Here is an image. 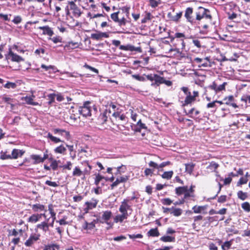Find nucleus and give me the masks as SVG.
<instances>
[{
  "label": "nucleus",
  "mask_w": 250,
  "mask_h": 250,
  "mask_svg": "<svg viewBox=\"0 0 250 250\" xmlns=\"http://www.w3.org/2000/svg\"><path fill=\"white\" fill-rule=\"evenodd\" d=\"M83 165L85 167L83 170H82L79 167H75L72 172L73 176H82V179L84 180L86 178V176L90 175L92 169L91 166L87 162H84Z\"/></svg>",
  "instance_id": "f257e3e1"
},
{
  "label": "nucleus",
  "mask_w": 250,
  "mask_h": 250,
  "mask_svg": "<svg viewBox=\"0 0 250 250\" xmlns=\"http://www.w3.org/2000/svg\"><path fill=\"white\" fill-rule=\"evenodd\" d=\"M209 11L202 7H199L198 11L196 13V19L198 21H200L203 18L209 19L210 21L211 20V16L208 14Z\"/></svg>",
  "instance_id": "f03ea898"
},
{
  "label": "nucleus",
  "mask_w": 250,
  "mask_h": 250,
  "mask_svg": "<svg viewBox=\"0 0 250 250\" xmlns=\"http://www.w3.org/2000/svg\"><path fill=\"white\" fill-rule=\"evenodd\" d=\"M112 212L109 210H106L103 212L102 216L97 218V221L101 223H106L107 225L112 226V224L109 222L112 216Z\"/></svg>",
  "instance_id": "7ed1b4c3"
},
{
  "label": "nucleus",
  "mask_w": 250,
  "mask_h": 250,
  "mask_svg": "<svg viewBox=\"0 0 250 250\" xmlns=\"http://www.w3.org/2000/svg\"><path fill=\"white\" fill-rule=\"evenodd\" d=\"M89 102H85L83 105L79 108L78 111L80 114L83 117H88L91 116V106Z\"/></svg>",
  "instance_id": "20e7f679"
},
{
  "label": "nucleus",
  "mask_w": 250,
  "mask_h": 250,
  "mask_svg": "<svg viewBox=\"0 0 250 250\" xmlns=\"http://www.w3.org/2000/svg\"><path fill=\"white\" fill-rule=\"evenodd\" d=\"M5 58L7 60H11L13 62H18L24 61V59L22 57L14 53L11 49L9 50L8 54L5 55Z\"/></svg>",
  "instance_id": "39448f33"
},
{
  "label": "nucleus",
  "mask_w": 250,
  "mask_h": 250,
  "mask_svg": "<svg viewBox=\"0 0 250 250\" xmlns=\"http://www.w3.org/2000/svg\"><path fill=\"white\" fill-rule=\"evenodd\" d=\"M128 200L127 199H124L123 201L121 202V205L119 208V211L122 214L126 215L128 216L127 213V210H132L130 205L128 204Z\"/></svg>",
  "instance_id": "423d86ee"
},
{
  "label": "nucleus",
  "mask_w": 250,
  "mask_h": 250,
  "mask_svg": "<svg viewBox=\"0 0 250 250\" xmlns=\"http://www.w3.org/2000/svg\"><path fill=\"white\" fill-rule=\"evenodd\" d=\"M41 235L40 234H34L30 236L25 241L24 244L26 247L32 246L36 241L39 240Z\"/></svg>",
  "instance_id": "0eeeda50"
},
{
  "label": "nucleus",
  "mask_w": 250,
  "mask_h": 250,
  "mask_svg": "<svg viewBox=\"0 0 250 250\" xmlns=\"http://www.w3.org/2000/svg\"><path fill=\"white\" fill-rule=\"evenodd\" d=\"M68 4L69 5L70 10H72V13L74 16L76 17H80L82 15V12L77 5L72 1H69Z\"/></svg>",
  "instance_id": "6e6552de"
},
{
  "label": "nucleus",
  "mask_w": 250,
  "mask_h": 250,
  "mask_svg": "<svg viewBox=\"0 0 250 250\" xmlns=\"http://www.w3.org/2000/svg\"><path fill=\"white\" fill-rule=\"evenodd\" d=\"M48 220L49 219L46 220V221L41 222L40 224H38L36 228L35 229V231L37 232L38 229L42 230L44 233H46L47 232L49 231V225H48Z\"/></svg>",
  "instance_id": "1a4fd4ad"
},
{
  "label": "nucleus",
  "mask_w": 250,
  "mask_h": 250,
  "mask_svg": "<svg viewBox=\"0 0 250 250\" xmlns=\"http://www.w3.org/2000/svg\"><path fill=\"white\" fill-rule=\"evenodd\" d=\"M128 180V176L125 175L117 177L116 180L111 185V189H113L120 183L126 182Z\"/></svg>",
  "instance_id": "9d476101"
},
{
  "label": "nucleus",
  "mask_w": 250,
  "mask_h": 250,
  "mask_svg": "<svg viewBox=\"0 0 250 250\" xmlns=\"http://www.w3.org/2000/svg\"><path fill=\"white\" fill-rule=\"evenodd\" d=\"M207 205L205 206H194L192 207V209L195 213H207Z\"/></svg>",
  "instance_id": "9b49d317"
},
{
  "label": "nucleus",
  "mask_w": 250,
  "mask_h": 250,
  "mask_svg": "<svg viewBox=\"0 0 250 250\" xmlns=\"http://www.w3.org/2000/svg\"><path fill=\"white\" fill-rule=\"evenodd\" d=\"M91 38L95 40H99L103 38H108L109 35L105 32H97L91 34Z\"/></svg>",
  "instance_id": "f8f14e48"
},
{
  "label": "nucleus",
  "mask_w": 250,
  "mask_h": 250,
  "mask_svg": "<svg viewBox=\"0 0 250 250\" xmlns=\"http://www.w3.org/2000/svg\"><path fill=\"white\" fill-rule=\"evenodd\" d=\"M98 201L96 199H92L91 201L89 202H85V204L86 206L84 210L86 212H87L88 210L92 209L96 207Z\"/></svg>",
  "instance_id": "ddd939ff"
},
{
  "label": "nucleus",
  "mask_w": 250,
  "mask_h": 250,
  "mask_svg": "<svg viewBox=\"0 0 250 250\" xmlns=\"http://www.w3.org/2000/svg\"><path fill=\"white\" fill-rule=\"evenodd\" d=\"M120 49L122 50H129V51H135L139 52H141L142 50L140 47H135L134 46L127 45H120L119 47Z\"/></svg>",
  "instance_id": "4468645a"
},
{
  "label": "nucleus",
  "mask_w": 250,
  "mask_h": 250,
  "mask_svg": "<svg viewBox=\"0 0 250 250\" xmlns=\"http://www.w3.org/2000/svg\"><path fill=\"white\" fill-rule=\"evenodd\" d=\"M35 96L32 95L31 96H25L21 98V100L24 101L25 103L30 105H37L39 104L37 102H34Z\"/></svg>",
  "instance_id": "2eb2a0df"
},
{
  "label": "nucleus",
  "mask_w": 250,
  "mask_h": 250,
  "mask_svg": "<svg viewBox=\"0 0 250 250\" xmlns=\"http://www.w3.org/2000/svg\"><path fill=\"white\" fill-rule=\"evenodd\" d=\"M39 28L43 30V34L44 35H47L51 37L54 34L53 30L48 26H40Z\"/></svg>",
  "instance_id": "dca6fc26"
},
{
  "label": "nucleus",
  "mask_w": 250,
  "mask_h": 250,
  "mask_svg": "<svg viewBox=\"0 0 250 250\" xmlns=\"http://www.w3.org/2000/svg\"><path fill=\"white\" fill-rule=\"evenodd\" d=\"M193 13V8L191 7H188L186 9L185 17L187 19V20L190 22H192L193 21V19L192 18L191 15Z\"/></svg>",
  "instance_id": "f3484780"
},
{
  "label": "nucleus",
  "mask_w": 250,
  "mask_h": 250,
  "mask_svg": "<svg viewBox=\"0 0 250 250\" xmlns=\"http://www.w3.org/2000/svg\"><path fill=\"white\" fill-rule=\"evenodd\" d=\"M95 221L89 223H87L86 221H85L84 224L83 226V228L84 229L87 230V231L92 230L95 228Z\"/></svg>",
  "instance_id": "a211bd4d"
},
{
  "label": "nucleus",
  "mask_w": 250,
  "mask_h": 250,
  "mask_svg": "<svg viewBox=\"0 0 250 250\" xmlns=\"http://www.w3.org/2000/svg\"><path fill=\"white\" fill-rule=\"evenodd\" d=\"M106 109H107V111L108 110V114H110L112 112H114L119 110V109L117 107L116 104L113 103H109L106 106Z\"/></svg>",
  "instance_id": "6ab92c4d"
},
{
  "label": "nucleus",
  "mask_w": 250,
  "mask_h": 250,
  "mask_svg": "<svg viewBox=\"0 0 250 250\" xmlns=\"http://www.w3.org/2000/svg\"><path fill=\"white\" fill-rule=\"evenodd\" d=\"M66 148L63 145H61L54 149L55 153L64 155L66 153Z\"/></svg>",
  "instance_id": "aec40b11"
},
{
  "label": "nucleus",
  "mask_w": 250,
  "mask_h": 250,
  "mask_svg": "<svg viewBox=\"0 0 250 250\" xmlns=\"http://www.w3.org/2000/svg\"><path fill=\"white\" fill-rule=\"evenodd\" d=\"M42 217V215L39 214H33L32 215L28 220V221L29 222L32 223H35L39 221L40 219V218Z\"/></svg>",
  "instance_id": "412c9836"
},
{
  "label": "nucleus",
  "mask_w": 250,
  "mask_h": 250,
  "mask_svg": "<svg viewBox=\"0 0 250 250\" xmlns=\"http://www.w3.org/2000/svg\"><path fill=\"white\" fill-rule=\"evenodd\" d=\"M127 217L128 216L122 213V214H119L115 216L114 221L116 223L118 222L122 223L125 219H127Z\"/></svg>",
  "instance_id": "4be33fe9"
},
{
  "label": "nucleus",
  "mask_w": 250,
  "mask_h": 250,
  "mask_svg": "<svg viewBox=\"0 0 250 250\" xmlns=\"http://www.w3.org/2000/svg\"><path fill=\"white\" fill-rule=\"evenodd\" d=\"M188 191V188L187 186L179 187L175 188V192L178 195H182Z\"/></svg>",
  "instance_id": "5701e85b"
},
{
  "label": "nucleus",
  "mask_w": 250,
  "mask_h": 250,
  "mask_svg": "<svg viewBox=\"0 0 250 250\" xmlns=\"http://www.w3.org/2000/svg\"><path fill=\"white\" fill-rule=\"evenodd\" d=\"M32 208L33 210L35 212L41 211L44 210L45 207L43 205L36 204L32 205Z\"/></svg>",
  "instance_id": "b1692460"
},
{
  "label": "nucleus",
  "mask_w": 250,
  "mask_h": 250,
  "mask_svg": "<svg viewBox=\"0 0 250 250\" xmlns=\"http://www.w3.org/2000/svg\"><path fill=\"white\" fill-rule=\"evenodd\" d=\"M31 159L34 161L33 164H37L40 163H42V157L39 155L32 154L30 156Z\"/></svg>",
  "instance_id": "393cba45"
},
{
  "label": "nucleus",
  "mask_w": 250,
  "mask_h": 250,
  "mask_svg": "<svg viewBox=\"0 0 250 250\" xmlns=\"http://www.w3.org/2000/svg\"><path fill=\"white\" fill-rule=\"evenodd\" d=\"M194 167H195V164L192 163H190L189 164H185L186 172L189 173V174H191L193 170Z\"/></svg>",
  "instance_id": "a878e982"
},
{
  "label": "nucleus",
  "mask_w": 250,
  "mask_h": 250,
  "mask_svg": "<svg viewBox=\"0 0 250 250\" xmlns=\"http://www.w3.org/2000/svg\"><path fill=\"white\" fill-rule=\"evenodd\" d=\"M183 212V210L182 209L179 208H175L172 207V211L170 212V214L173 215L178 217L180 216Z\"/></svg>",
  "instance_id": "bb28decb"
},
{
  "label": "nucleus",
  "mask_w": 250,
  "mask_h": 250,
  "mask_svg": "<svg viewBox=\"0 0 250 250\" xmlns=\"http://www.w3.org/2000/svg\"><path fill=\"white\" fill-rule=\"evenodd\" d=\"M164 78L162 77L157 74L155 75V83H152L151 85H154L156 84L157 85H159L160 84H162L164 83Z\"/></svg>",
  "instance_id": "cd10ccee"
},
{
  "label": "nucleus",
  "mask_w": 250,
  "mask_h": 250,
  "mask_svg": "<svg viewBox=\"0 0 250 250\" xmlns=\"http://www.w3.org/2000/svg\"><path fill=\"white\" fill-rule=\"evenodd\" d=\"M66 147L68 148L70 152L69 154L70 157L74 159L76 157V151H75L73 145H66Z\"/></svg>",
  "instance_id": "c85d7f7f"
},
{
  "label": "nucleus",
  "mask_w": 250,
  "mask_h": 250,
  "mask_svg": "<svg viewBox=\"0 0 250 250\" xmlns=\"http://www.w3.org/2000/svg\"><path fill=\"white\" fill-rule=\"evenodd\" d=\"M60 247L57 244H51L46 245L43 250H59Z\"/></svg>",
  "instance_id": "c756f323"
},
{
  "label": "nucleus",
  "mask_w": 250,
  "mask_h": 250,
  "mask_svg": "<svg viewBox=\"0 0 250 250\" xmlns=\"http://www.w3.org/2000/svg\"><path fill=\"white\" fill-rule=\"evenodd\" d=\"M2 100L3 102L5 103H6L8 104H10L11 105V107H12L14 106V104H13V103L14 102V100L10 97H9L6 95H3L1 97Z\"/></svg>",
  "instance_id": "7c9ffc66"
},
{
  "label": "nucleus",
  "mask_w": 250,
  "mask_h": 250,
  "mask_svg": "<svg viewBox=\"0 0 250 250\" xmlns=\"http://www.w3.org/2000/svg\"><path fill=\"white\" fill-rule=\"evenodd\" d=\"M173 174V172L172 170L168 171H166V172H164V173L162 175V177L163 179L169 180L172 177Z\"/></svg>",
  "instance_id": "2f4dec72"
},
{
  "label": "nucleus",
  "mask_w": 250,
  "mask_h": 250,
  "mask_svg": "<svg viewBox=\"0 0 250 250\" xmlns=\"http://www.w3.org/2000/svg\"><path fill=\"white\" fill-rule=\"evenodd\" d=\"M126 170V166L125 165H122L120 167H117V172L115 173L116 175L121 174L125 173Z\"/></svg>",
  "instance_id": "473e14b6"
},
{
  "label": "nucleus",
  "mask_w": 250,
  "mask_h": 250,
  "mask_svg": "<svg viewBox=\"0 0 250 250\" xmlns=\"http://www.w3.org/2000/svg\"><path fill=\"white\" fill-rule=\"evenodd\" d=\"M47 138H49L51 141L55 143H58L62 142L59 138L53 136L50 133H48L47 135Z\"/></svg>",
  "instance_id": "72a5a7b5"
},
{
  "label": "nucleus",
  "mask_w": 250,
  "mask_h": 250,
  "mask_svg": "<svg viewBox=\"0 0 250 250\" xmlns=\"http://www.w3.org/2000/svg\"><path fill=\"white\" fill-rule=\"evenodd\" d=\"M188 94L189 95L186 97L185 100L184 104H191L192 102L195 100V99L194 98V97H192L190 95V92H188Z\"/></svg>",
  "instance_id": "f704fd0d"
},
{
  "label": "nucleus",
  "mask_w": 250,
  "mask_h": 250,
  "mask_svg": "<svg viewBox=\"0 0 250 250\" xmlns=\"http://www.w3.org/2000/svg\"><path fill=\"white\" fill-rule=\"evenodd\" d=\"M105 178L104 176L100 175V174H98L96 175L94 183L96 185L98 186L100 183Z\"/></svg>",
  "instance_id": "c9c22d12"
},
{
  "label": "nucleus",
  "mask_w": 250,
  "mask_h": 250,
  "mask_svg": "<svg viewBox=\"0 0 250 250\" xmlns=\"http://www.w3.org/2000/svg\"><path fill=\"white\" fill-rule=\"evenodd\" d=\"M160 240L163 242H174L175 241V237L170 236H164L161 237Z\"/></svg>",
  "instance_id": "e433bc0d"
},
{
  "label": "nucleus",
  "mask_w": 250,
  "mask_h": 250,
  "mask_svg": "<svg viewBox=\"0 0 250 250\" xmlns=\"http://www.w3.org/2000/svg\"><path fill=\"white\" fill-rule=\"evenodd\" d=\"M237 196L238 198L242 200H245L248 197L247 193L246 192H244L241 190H240L237 192Z\"/></svg>",
  "instance_id": "4c0bfd02"
},
{
  "label": "nucleus",
  "mask_w": 250,
  "mask_h": 250,
  "mask_svg": "<svg viewBox=\"0 0 250 250\" xmlns=\"http://www.w3.org/2000/svg\"><path fill=\"white\" fill-rule=\"evenodd\" d=\"M148 234L151 236H158L159 235V231L157 228L151 229L148 232Z\"/></svg>",
  "instance_id": "58836bf2"
},
{
  "label": "nucleus",
  "mask_w": 250,
  "mask_h": 250,
  "mask_svg": "<svg viewBox=\"0 0 250 250\" xmlns=\"http://www.w3.org/2000/svg\"><path fill=\"white\" fill-rule=\"evenodd\" d=\"M17 84L15 83H12L8 82L6 84L4 85V87L6 88H12L14 89L16 87Z\"/></svg>",
  "instance_id": "ea45409f"
},
{
  "label": "nucleus",
  "mask_w": 250,
  "mask_h": 250,
  "mask_svg": "<svg viewBox=\"0 0 250 250\" xmlns=\"http://www.w3.org/2000/svg\"><path fill=\"white\" fill-rule=\"evenodd\" d=\"M56 95L54 93L49 94L47 95L48 100H49L48 104H51L55 101V98Z\"/></svg>",
  "instance_id": "a19ab883"
},
{
  "label": "nucleus",
  "mask_w": 250,
  "mask_h": 250,
  "mask_svg": "<svg viewBox=\"0 0 250 250\" xmlns=\"http://www.w3.org/2000/svg\"><path fill=\"white\" fill-rule=\"evenodd\" d=\"M182 12H180L176 14V15L171 17V20L174 21H178L182 16Z\"/></svg>",
  "instance_id": "79ce46f5"
},
{
  "label": "nucleus",
  "mask_w": 250,
  "mask_h": 250,
  "mask_svg": "<svg viewBox=\"0 0 250 250\" xmlns=\"http://www.w3.org/2000/svg\"><path fill=\"white\" fill-rule=\"evenodd\" d=\"M199 110H195L194 108L191 109L189 111V114H191L192 115L191 116L192 118H196L197 116L199 114Z\"/></svg>",
  "instance_id": "37998d69"
},
{
  "label": "nucleus",
  "mask_w": 250,
  "mask_h": 250,
  "mask_svg": "<svg viewBox=\"0 0 250 250\" xmlns=\"http://www.w3.org/2000/svg\"><path fill=\"white\" fill-rule=\"evenodd\" d=\"M242 208L247 212L250 211V204L249 203L246 202L242 204Z\"/></svg>",
  "instance_id": "c03bdc74"
},
{
  "label": "nucleus",
  "mask_w": 250,
  "mask_h": 250,
  "mask_svg": "<svg viewBox=\"0 0 250 250\" xmlns=\"http://www.w3.org/2000/svg\"><path fill=\"white\" fill-rule=\"evenodd\" d=\"M119 12H115L111 15V19L115 22H117L119 21L118 14Z\"/></svg>",
  "instance_id": "a18cd8bd"
},
{
  "label": "nucleus",
  "mask_w": 250,
  "mask_h": 250,
  "mask_svg": "<svg viewBox=\"0 0 250 250\" xmlns=\"http://www.w3.org/2000/svg\"><path fill=\"white\" fill-rule=\"evenodd\" d=\"M107 112V109H105V111L100 115V119H101L102 121L104 123L106 121L107 119V116H106V114Z\"/></svg>",
  "instance_id": "49530a36"
},
{
  "label": "nucleus",
  "mask_w": 250,
  "mask_h": 250,
  "mask_svg": "<svg viewBox=\"0 0 250 250\" xmlns=\"http://www.w3.org/2000/svg\"><path fill=\"white\" fill-rule=\"evenodd\" d=\"M65 73L67 74L68 77H71L74 78H78L79 77H81L82 76L81 74H79L76 72H74L73 73L66 72Z\"/></svg>",
  "instance_id": "de8ad7c7"
},
{
  "label": "nucleus",
  "mask_w": 250,
  "mask_h": 250,
  "mask_svg": "<svg viewBox=\"0 0 250 250\" xmlns=\"http://www.w3.org/2000/svg\"><path fill=\"white\" fill-rule=\"evenodd\" d=\"M248 181L247 178L241 177L237 183V186H240L241 185L246 184Z\"/></svg>",
  "instance_id": "09e8293b"
},
{
  "label": "nucleus",
  "mask_w": 250,
  "mask_h": 250,
  "mask_svg": "<svg viewBox=\"0 0 250 250\" xmlns=\"http://www.w3.org/2000/svg\"><path fill=\"white\" fill-rule=\"evenodd\" d=\"M41 68L44 69L45 71H48L50 69L53 70L54 69L55 66L53 65H45L44 64H42L41 65Z\"/></svg>",
  "instance_id": "8fccbe9b"
},
{
  "label": "nucleus",
  "mask_w": 250,
  "mask_h": 250,
  "mask_svg": "<svg viewBox=\"0 0 250 250\" xmlns=\"http://www.w3.org/2000/svg\"><path fill=\"white\" fill-rule=\"evenodd\" d=\"M20 151L18 149H14L13 150L11 154V157L13 159H16L18 158V155Z\"/></svg>",
  "instance_id": "3c124183"
},
{
  "label": "nucleus",
  "mask_w": 250,
  "mask_h": 250,
  "mask_svg": "<svg viewBox=\"0 0 250 250\" xmlns=\"http://www.w3.org/2000/svg\"><path fill=\"white\" fill-rule=\"evenodd\" d=\"M137 125L139 127V128L138 129H137L136 131H140L141 129H144L146 128V125L141 122V119H140L137 122Z\"/></svg>",
  "instance_id": "603ef678"
},
{
  "label": "nucleus",
  "mask_w": 250,
  "mask_h": 250,
  "mask_svg": "<svg viewBox=\"0 0 250 250\" xmlns=\"http://www.w3.org/2000/svg\"><path fill=\"white\" fill-rule=\"evenodd\" d=\"M132 77L139 81L144 82L146 81V79L143 76H140L139 75H132Z\"/></svg>",
  "instance_id": "864d4df0"
},
{
  "label": "nucleus",
  "mask_w": 250,
  "mask_h": 250,
  "mask_svg": "<svg viewBox=\"0 0 250 250\" xmlns=\"http://www.w3.org/2000/svg\"><path fill=\"white\" fill-rule=\"evenodd\" d=\"M231 243L230 241L225 242L222 246V248L223 250H228L230 248Z\"/></svg>",
  "instance_id": "5fc2aeb1"
},
{
  "label": "nucleus",
  "mask_w": 250,
  "mask_h": 250,
  "mask_svg": "<svg viewBox=\"0 0 250 250\" xmlns=\"http://www.w3.org/2000/svg\"><path fill=\"white\" fill-rule=\"evenodd\" d=\"M21 16H15L14 18V19L12 20V21L15 23V24H19L20 23V22H21Z\"/></svg>",
  "instance_id": "6e6d98bb"
},
{
  "label": "nucleus",
  "mask_w": 250,
  "mask_h": 250,
  "mask_svg": "<svg viewBox=\"0 0 250 250\" xmlns=\"http://www.w3.org/2000/svg\"><path fill=\"white\" fill-rule=\"evenodd\" d=\"M58 167V162L56 160H53L51 165L50 167L52 168V169L54 170H56Z\"/></svg>",
  "instance_id": "4d7b16f0"
},
{
  "label": "nucleus",
  "mask_w": 250,
  "mask_h": 250,
  "mask_svg": "<svg viewBox=\"0 0 250 250\" xmlns=\"http://www.w3.org/2000/svg\"><path fill=\"white\" fill-rule=\"evenodd\" d=\"M149 4L152 8H155L159 5V3L156 0H149Z\"/></svg>",
  "instance_id": "13d9d810"
},
{
  "label": "nucleus",
  "mask_w": 250,
  "mask_h": 250,
  "mask_svg": "<svg viewBox=\"0 0 250 250\" xmlns=\"http://www.w3.org/2000/svg\"><path fill=\"white\" fill-rule=\"evenodd\" d=\"M227 85V83L224 82L223 84L220 85L219 86H217V89L216 91V93L221 91L222 90H225V86Z\"/></svg>",
  "instance_id": "bf43d9fd"
},
{
  "label": "nucleus",
  "mask_w": 250,
  "mask_h": 250,
  "mask_svg": "<svg viewBox=\"0 0 250 250\" xmlns=\"http://www.w3.org/2000/svg\"><path fill=\"white\" fill-rule=\"evenodd\" d=\"M83 67H84L85 68H87V69H90V70L94 72L95 73H96V74H98L99 73V71L98 69L87 64H85L84 65H83Z\"/></svg>",
  "instance_id": "052dcab7"
},
{
  "label": "nucleus",
  "mask_w": 250,
  "mask_h": 250,
  "mask_svg": "<svg viewBox=\"0 0 250 250\" xmlns=\"http://www.w3.org/2000/svg\"><path fill=\"white\" fill-rule=\"evenodd\" d=\"M45 184L47 185L50 187H57L58 186V185L55 182H52L49 180H47L45 181Z\"/></svg>",
  "instance_id": "680f3d73"
},
{
  "label": "nucleus",
  "mask_w": 250,
  "mask_h": 250,
  "mask_svg": "<svg viewBox=\"0 0 250 250\" xmlns=\"http://www.w3.org/2000/svg\"><path fill=\"white\" fill-rule=\"evenodd\" d=\"M127 22V21L125 18H123L121 19H119V21H118L117 23H118V25L120 26H122L123 25H125L126 24V23Z\"/></svg>",
  "instance_id": "e2e57ef3"
},
{
  "label": "nucleus",
  "mask_w": 250,
  "mask_h": 250,
  "mask_svg": "<svg viewBox=\"0 0 250 250\" xmlns=\"http://www.w3.org/2000/svg\"><path fill=\"white\" fill-rule=\"evenodd\" d=\"M153 170H152L151 169L147 168L145 170V174L146 176H152V175L153 173Z\"/></svg>",
  "instance_id": "0e129e2a"
},
{
  "label": "nucleus",
  "mask_w": 250,
  "mask_h": 250,
  "mask_svg": "<svg viewBox=\"0 0 250 250\" xmlns=\"http://www.w3.org/2000/svg\"><path fill=\"white\" fill-rule=\"evenodd\" d=\"M72 164L71 162L68 161L66 162V164L62 166L63 169H67L68 170L71 169Z\"/></svg>",
  "instance_id": "69168bd1"
},
{
  "label": "nucleus",
  "mask_w": 250,
  "mask_h": 250,
  "mask_svg": "<svg viewBox=\"0 0 250 250\" xmlns=\"http://www.w3.org/2000/svg\"><path fill=\"white\" fill-rule=\"evenodd\" d=\"M241 100L245 103L248 102L249 103H250V95L243 96L241 98Z\"/></svg>",
  "instance_id": "338daca9"
},
{
  "label": "nucleus",
  "mask_w": 250,
  "mask_h": 250,
  "mask_svg": "<svg viewBox=\"0 0 250 250\" xmlns=\"http://www.w3.org/2000/svg\"><path fill=\"white\" fill-rule=\"evenodd\" d=\"M162 202L164 205H170L172 202L169 198H165L162 200Z\"/></svg>",
  "instance_id": "774afa93"
}]
</instances>
